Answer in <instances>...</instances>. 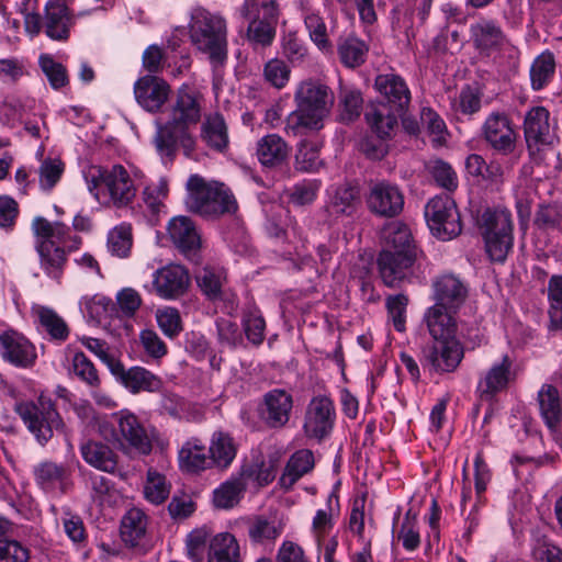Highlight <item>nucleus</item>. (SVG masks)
Wrapping results in <instances>:
<instances>
[{
	"label": "nucleus",
	"mask_w": 562,
	"mask_h": 562,
	"mask_svg": "<svg viewBox=\"0 0 562 562\" xmlns=\"http://www.w3.org/2000/svg\"><path fill=\"white\" fill-rule=\"evenodd\" d=\"M247 535L254 544L274 542L283 531L282 524L276 518L255 516L245 520Z\"/></svg>",
	"instance_id": "obj_36"
},
{
	"label": "nucleus",
	"mask_w": 562,
	"mask_h": 562,
	"mask_svg": "<svg viewBox=\"0 0 562 562\" xmlns=\"http://www.w3.org/2000/svg\"><path fill=\"white\" fill-rule=\"evenodd\" d=\"M435 304L459 311L464 303L468 290L462 281L453 274H443L434 283Z\"/></svg>",
	"instance_id": "obj_27"
},
{
	"label": "nucleus",
	"mask_w": 562,
	"mask_h": 562,
	"mask_svg": "<svg viewBox=\"0 0 562 562\" xmlns=\"http://www.w3.org/2000/svg\"><path fill=\"white\" fill-rule=\"evenodd\" d=\"M375 88L385 99V104L397 112H405L411 102V91L402 77L395 74L379 75Z\"/></svg>",
	"instance_id": "obj_26"
},
{
	"label": "nucleus",
	"mask_w": 562,
	"mask_h": 562,
	"mask_svg": "<svg viewBox=\"0 0 562 562\" xmlns=\"http://www.w3.org/2000/svg\"><path fill=\"white\" fill-rule=\"evenodd\" d=\"M426 169L439 187L448 191H453L457 189V173L451 165L447 161L441 159H430L426 164Z\"/></svg>",
	"instance_id": "obj_53"
},
{
	"label": "nucleus",
	"mask_w": 562,
	"mask_h": 562,
	"mask_svg": "<svg viewBox=\"0 0 562 562\" xmlns=\"http://www.w3.org/2000/svg\"><path fill=\"white\" fill-rule=\"evenodd\" d=\"M31 312L40 333L45 334L52 340L60 342L68 339L70 328L55 310L35 304L32 306Z\"/></svg>",
	"instance_id": "obj_28"
},
{
	"label": "nucleus",
	"mask_w": 562,
	"mask_h": 562,
	"mask_svg": "<svg viewBox=\"0 0 562 562\" xmlns=\"http://www.w3.org/2000/svg\"><path fill=\"white\" fill-rule=\"evenodd\" d=\"M116 422L121 435L119 440L123 449L144 456L151 452L150 436L134 414L120 412Z\"/></svg>",
	"instance_id": "obj_18"
},
{
	"label": "nucleus",
	"mask_w": 562,
	"mask_h": 562,
	"mask_svg": "<svg viewBox=\"0 0 562 562\" xmlns=\"http://www.w3.org/2000/svg\"><path fill=\"white\" fill-rule=\"evenodd\" d=\"M539 408L544 423L554 429L562 416V403L559 391L551 384H543L538 392Z\"/></svg>",
	"instance_id": "obj_41"
},
{
	"label": "nucleus",
	"mask_w": 562,
	"mask_h": 562,
	"mask_svg": "<svg viewBox=\"0 0 562 562\" xmlns=\"http://www.w3.org/2000/svg\"><path fill=\"white\" fill-rule=\"evenodd\" d=\"M292 407L291 394L284 390L274 389L263 396L258 414L266 426L281 428L289 422Z\"/></svg>",
	"instance_id": "obj_21"
},
{
	"label": "nucleus",
	"mask_w": 562,
	"mask_h": 562,
	"mask_svg": "<svg viewBox=\"0 0 562 562\" xmlns=\"http://www.w3.org/2000/svg\"><path fill=\"white\" fill-rule=\"evenodd\" d=\"M457 313L439 305H432L426 310L423 322L434 340L457 339Z\"/></svg>",
	"instance_id": "obj_24"
},
{
	"label": "nucleus",
	"mask_w": 562,
	"mask_h": 562,
	"mask_svg": "<svg viewBox=\"0 0 562 562\" xmlns=\"http://www.w3.org/2000/svg\"><path fill=\"white\" fill-rule=\"evenodd\" d=\"M66 245L35 243V249L40 257V266L45 274L56 281H60L67 262Z\"/></svg>",
	"instance_id": "obj_34"
},
{
	"label": "nucleus",
	"mask_w": 562,
	"mask_h": 562,
	"mask_svg": "<svg viewBox=\"0 0 562 562\" xmlns=\"http://www.w3.org/2000/svg\"><path fill=\"white\" fill-rule=\"evenodd\" d=\"M170 493V487L166 482L165 476L157 472L149 471L147 481L144 487L145 497L153 504L164 503Z\"/></svg>",
	"instance_id": "obj_59"
},
{
	"label": "nucleus",
	"mask_w": 562,
	"mask_h": 562,
	"mask_svg": "<svg viewBox=\"0 0 562 562\" xmlns=\"http://www.w3.org/2000/svg\"><path fill=\"white\" fill-rule=\"evenodd\" d=\"M404 112H397L384 102L370 103L364 116L371 130L380 139L390 138L397 125V116Z\"/></svg>",
	"instance_id": "obj_30"
},
{
	"label": "nucleus",
	"mask_w": 562,
	"mask_h": 562,
	"mask_svg": "<svg viewBox=\"0 0 562 562\" xmlns=\"http://www.w3.org/2000/svg\"><path fill=\"white\" fill-rule=\"evenodd\" d=\"M102 183L116 206L130 204L136 195V187L128 171L121 165L100 171Z\"/></svg>",
	"instance_id": "obj_23"
},
{
	"label": "nucleus",
	"mask_w": 562,
	"mask_h": 562,
	"mask_svg": "<svg viewBox=\"0 0 562 562\" xmlns=\"http://www.w3.org/2000/svg\"><path fill=\"white\" fill-rule=\"evenodd\" d=\"M237 448L233 438L223 431H215L212 435L209 456L212 467L226 469L236 457Z\"/></svg>",
	"instance_id": "obj_42"
},
{
	"label": "nucleus",
	"mask_w": 562,
	"mask_h": 562,
	"mask_svg": "<svg viewBox=\"0 0 562 562\" xmlns=\"http://www.w3.org/2000/svg\"><path fill=\"white\" fill-rule=\"evenodd\" d=\"M294 101L296 109L288 115L284 131L288 135L299 136L305 131L323 127V121L334 104V94L321 81L306 79L297 85Z\"/></svg>",
	"instance_id": "obj_2"
},
{
	"label": "nucleus",
	"mask_w": 562,
	"mask_h": 562,
	"mask_svg": "<svg viewBox=\"0 0 562 562\" xmlns=\"http://www.w3.org/2000/svg\"><path fill=\"white\" fill-rule=\"evenodd\" d=\"M0 353L3 360L19 368L33 367L37 358L35 347L13 330L0 335Z\"/></svg>",
	"instance_id": "obj_22"
},
{
	"label": "nucleus",
	"mask_w": 562,
	"mask_h": 562,
	"mask_svg": "<svg viewBox=\"0 0 562 562\" xmlns=\"http://www.w3.org/2000/svg\"><path fill=\"white\" fill-rule=\"evenodd\" d=\"M304 23L308 31L311 41L322 50L328 49L330 43L327 34V26L318 12L307 10Z\"/></svg>",
	"instance_id": "obj_55"
},
{
	"label": "nucleus",
	"mask_w": 562,
	"mask_h": 562,
	"mask_svg": "<svg viewBox=\"0 0 562 562\" xmlns=\"http://www.w3.org/2000/svg\"><path fill=\"white\" fill-rule=\"evenodd\" d=\"M367 206L376 216L395 217L403 211L404 194L394 183L385 180L376 181L370 186Z\"/></svg>",
	"instance_id": "obj_12"
},
{
	"label": "nucleus",
	"mask_w": 562,
	"mask_h": 562,
	"mask_svg": "<svg viewBox=\"0 0 562 562\" xmlns=\"http://www.w3.org/2000/svg\"><path fill=\"white\" fill-rule=\"evenodd\" d=\"M524 136L530 151H539L551 144L550 112L546 106L530 108L522 122Z\"/></svg>",
	"instance_id": "obj_17"
},
{
	"label": "nucleus",
	"mask_w": 562,
	"mask_h": 562,
	"mask_svg": "<svg viewBox=\"0 0 562 562\" xmlns=\"http://www.w3.org/2000/svg\"><path fill=\"white\" fill-rule=\"evenodd\" d=\"M290 154V146L278 134H268L257 143L256 155L259 162L265 167H278L286 161Z\"/></svg>",
	"instance_id": "obj_33"
},
{
	"label": "nucleus",
	"mask_w": 562,
	"mask_h": 562,
	"mask_svg": "<svg viewBox=\"0 0 562 562\" xmlns=\"http://www.w3.org/2000/svg\"><path fill=\"white\" fill-rule=\"evenodd\" d=\"M241 323L247 339L256 346L262 344L265 339L266 322L256 306L249 305L245 308Z\"/></svg>",
	"instance_id": "obj_49"
},
{
	"label": "nucleus",
	"mask_w": 562,
	"mask_h": 562,
	"mask_svg": "<svg viewBox=\"0 0 562 562\" xmlns=\"http://www.w3.org/2000/svg\"><path fill=\"white\" fill-rule=\"evenodd\" d=\"M119 368L112 374L133 394L157 392L162 385L160 378L143 367H132L126 370L120 362Z\"/></svg>",
	"instance_id": "obj_25"
},
{
	"label": "nucleus",
	"mask_w": 562,
	"mask_h": 562,
	"mask_svg": "<svg viewBox=\"0 0 562 562\" xmlns=\"http://www.w3.org/2000/svg\"><path fill=\"white\" fill-rule=\"evenodd\" d=\"M535 225L539 229H562V206L559 204L540 205L535 214Z\"/></svg>",
	"instance_id": "obj_58"
},
{
	"label": "nucleus",
	"mask_w": 562,
	"mask_h": 562,
	"mask_svg": "<svg viewBox=\"0 0 562 562\" xmlns=\"http://www.w3.org/2000/svg\"><path fill=\"white\" fill-rule=\"evenodd\" d=\"M192 46L206 56L214 71L228 59L227 23L220 14L198 8L191 13L188 25Z\"/></svg>",
	"instance_id": "obj_4"
},
{
	"label": "nucleus",
	"mask_w": 562,
	"mask_h": 562,
	"mask_svg": "<svg viewBox=\"0 0 562 562\" xmlns=\"http://www.w3.org/2000/svg\"><path fill=\"white\" fill-rule=\"evenodd\" d=\"M385 305L389 319L392 322L394 328L400 333L405 331L408 297L404 294L390 295L386 297Z\"/></svg>",
	"instance_id": "obj_57"
},
{
	"label": "nucleus",
	"mask_w": 562,
	"mask_h": 562,
	"mask_svg": "<svg viewBox=\"0 0 562 562\" xmlns=\"http://www.w3.org/2000/svg\"><path fill=\"white\" fill-rule=\"evenodd\" d=\"M469 33L471 43L480 56L492 58L496 66L506 70H515L518 67L520 50L497 21L481 18L470 25Z\"/></svg>",
	"instance_id": "obj_5"
},
{
	"label": "nucleus",
	"mask_w": 562,
	"mask_h": 562,
	"mask_svg": "<svg viewBox=\"0 0 562 562\" xmlns=\"http://www.w3.org/2000/svg\"><path fill=\"white\" fill-rule=\"evenodd\" d=\"M33 473L37 485L47 492L61 488L68 476V471L64 465L52 461L41 462L34 468Z\"/></svg>",
	"instance_id": "obj_46"
},
{
	"label": "nucleus",
	"mask_w": 562,
	"mask_h": 562,
	"mask_svg": "<svg viewBox=\"0 0 562 562\" xmlns=\"http://www.w3.org/2000/svg\"><path fill=\"white\" fill-rule=\"evenodd\" d=\"M186 204L191 212L205 217L220 216L237 211V202L223 184L206 181L199 175H191L187 181Z\"/></svg>",
	"instance_id": "obj_6"
},
{
	"label": "nucleus",
	"mask_w": 562,
	"mask_h": 562,
	"mask_svg": "<svg viewBox=\"0 0 562 562\" xmlns=\"http://www.w3.org/2000/svg\"><path fill=\"white\" fill-rule=\"evenodd\" d=\"M398 539L402 540V544L407 551H414L420 544L416 516L412 515L411 510L405 515L398 531Z\"/></svg>",
	"instance_id": "obj_64"
},
{
	"label": "nucleus",
	"mask_w": 562,
	"mask_h": 562,
	"mask_svg": "<svg viewBox=\"0 0 562 562\" xmlns=\"http://www.w3.org/2000/svg\"><path fill=\"white\" fill-rule=\"evenodd\" d=\"M38 65L54 90H59L69 83V76L66 67L56 61L52 55L42 54L38 57Z\"/></svg>",
	"instance_id": "obj_50"
},
{
	"label": "nucleus",
	"mask_w": 562,
	"mask_h": 562,
	"mask_svg": "<svg viewBox=\"0 0 562 562\" xmlns=\"http://www.w3.org/2000/svg\"><path fill=\"white\" fill-rule=\"evenodd\" d=\"M482 136L496 153L509 155L517 143V132L510 117L503 112H492L482 125Z\"/></svg>",
	"instance_id": "obj_11"
},
{
	"label": "nucleus",
	"mask_w": 562,
	"mask_h": 562,
	"mask_svg": "<svg viewBox=\"0 0 562 562\" xmlns=\"http://www.w3.org/2000/svg\"><path fill=\"white\" fill-rule=\"evenodd\" d=\"M71 372L90 387H98L101 384L95 366L82 351L75 352L71 360Z\"/></svg>",
	"instance_id": "obj_52"
},
{
	"label": "nucleus",
	"mask_w": 562,
	"mask_h": 562,
	"mask_svg": "<svg viewBox=\"0 0 562 562\" xmlns=\"http://www.w3.org/2000/svg\"><path fill=\"white\" fill-rule=\"evenodd\" d=\"M151 286L161 299H179L190 286L189 271L181 265H167L153 273Z\"/></svg>",
	"instance_id": "obj_15"
},
{
	"label": "nucleus",
	"mask_w": 562,
	"mask_h": 562,
	"mask_svg": "<svg viewBox=\"0 0 562 562\" xmlns=\"http://www.w3.org/2000/svg\"><path fill=\"white\" fill-rule=\"evenodd\" d=\"M30 549L21 542L0 538V562H27Z\"/></svg>",
	"instance_id": "obj_63"
},
{
	"label": "nucleus",
	"mask_w": 562,
	"mask_h": 562,
	"mask_svg": "<svg viewBox=\"0 0 562 562\" xmlns=\"http://www.w3.org/2000/svg\"><path fill=\"white\" fill-rule=\"evenodd\" d=\"M196 283L201 291L211 301L223 299V284L226 280L224 269L217 267L205 266L195 276Z\"/></svg>",
	"instance_id": "obj_47"
},
{
	"label": "nucleus",
	"mask_w": 562,
	"mask_h": 562,
	"mask_svg": "<svg viewBox=\"0 0 562 562\" xmlns=\"http://www.w3.org/2000/svg\"><path fill=\"white\" fill-rule=\"evenodd\" d=\"M368 46L366 43L357 37L349 36L338 45V54L341 63L349 67L355 68L366 61Z\"/></svg>",
	"instance_id": "obj_48"
},
{
	"label": "nucleus",
	"mask_w": 562,
	"mask_h": 562,
	"mask_svg": "<svg viewBox=\"0 0 562 562\" xmlns=\"http://www.w3.org/2000/svg\"><path fill=\"white\" fill-rule=\"evenodd\" d=\"M80 453L89 465L100 471L112 473L116 469V456L105 443L88 440L81 443Z\"/></svg>",
	"instance_id": "obj_35"
},
{
	"label": "nucleus",
	"mask_w": 562,
	"mask_h": 562,
	"mask_svg": "<svg viewBox=\"0 0 562 562\" xmlns=\"http://www.w3.org/2000/svg\"><path fill=\"white\" fill-rule=\"evenodd\" d=\"M200 119L201 104L198 94L189 86L183 85L177 90L176 98L170 104L169 119L165 123H156L153 143L165 162L175 159L178 146L183 149L186 156L193 153L195 139L189 127L195 125Z\"/></svg>",
	"instance_id": "obj_1"
},
{
	"label": "nucleus",
	"mask_w": 562,
	"mask_h": 562,
	"mask_svg": "<svg viewBox=\"0 0 562 562\" xmlns=\"http://www.w3.org/2000/svg\"><path fill=\"white\" fill-rule=\"evenodd\" d=\"M479 225L491 260L504 262L514 245L512 213L506 209H486Z\"/></svg>",
	"instance_id": "obj_7"
},
{
	"label": "nucleus",
	"mask_w": 562,
	"mask_h": 562,
	"mask_svg": "<svg viewBox=\"0 0 562 562\" xmlns=\"http://www.w3.org/2000/svg\"><path fill=\"white\" fill-rule=\"evenodd\" d=\"M178 462L182 471L189 473H199L212 468L209 450L204 442L196 438H189L183 442L178 451Z\"/></svg>",
	"instance_id": "obj_29"
},
{
	"label": "nucleus",
	"mask_w": 562,
	"mask_h": 562,
	"mask_svg": "<svg viewBox=\"0 0 562 562\" xmlns=\"http://www.w3.org/2000/svg\"><path fill=\"white\" fill-rule=\"evenodd\" d=\"M555 74V58L550 50H544L531 63L529 69L530 85L533 91L546 88Z\"/></svg>",
	"instance_id": "obj_44"
},
{
	"label": "nucleus",
	"mask_w": 562,
	"mask_h": 562,
	"mask_svg": "<svg viewBox=\"0 0 562 562\" xmlns=\"http://www.w3.org/2000/svg\"><path fill=\"white\" fill-rule=\"evenodd\" d=\"M360 204V191L357 186L344 183L333 190L329 210L335 215H352Z\"/></svg>",
	"instance_id": "obj_40"
},
{
	"label": "nucleus",
	"mask_w": 562,
	"mask_h": 562,
	"mask_svg": "<svg viewBox=\"0 0 562 562\" xmlns=\"http://www.w3.org/2000/svg\"><path fill=\"white\" fill-rule=\"evenodd\" d=\"M172 243L184 254L190 255L200 248L201 238L194 223L187 216H176L168 224Z\"/></svg>",
	"instance_id": "obj_32"
},
{
	"label": "nucleus",
	"mask_w": 562,
	"mask_h": 562,
	"mask_svg": "<svg viewBox=\"0 0 562 562\" xmlns=\"http://www.w3.org/2000/svg\"><path fill=\"white\" fill-rule=\"evenodd\" d=\"M340 117L345 122H352L359 117L362 110V95L360 91L352 89H344L340 93Z\"/></svg>",
	"instance_id": "obj_61"
},
{
	"label": "nucleus",
	"mask_w": 562,
	"mask_h": 562,
	"mask_svg": "<svg viewBox=\"0 0 562 562\" xmlns=\"http://www.w3.org/2000/svg\"><path fill=\"white\" fill-rule=\"evenodd\" d=\"M171 88L169 83L154 75H145L134 83L136 102L149 113H158L169 100Z\"/></svg>",
	"instance_id": "obj_16"
},
{
	"label": "nucleus",
	"mask_w": 562,
	"mask_h": 562,
	"mask_svg": "<svg viewBox=\"0 0 562 562\" xmlns=\"http://www.w3.org/2000/svg\"><path fill=\"white\" fill-rule=\"evenodd\" d=\"M335 407L327 396H316L306 407L303 429L308 438L322 440L327 437L334 426Z\"/></svg>",
	"instance_id": "obj_14"
},
{
	"label": "nucleus",
	"mask_w": 562,
	"mask_h": 562,
	"mask_svg": "<svg viewBox=\"0 0 562 562\" xmlns=\"http://www.w3.org/2000/svg\"><path fill=\"white\" fill-rule=\"evenodd\" d=\"M383 248L378 257L380 276L385 285L392 288L411 273L417 258L409 227L392 222L382 231Z\"/></svg>",
	"instance_id": "obj_3"
},
{
	"label": "nucleus",
	"mask_w": 562,
	"mask_h": 562,
	"mask_svg": "<svg viewBox=\"0 0 562 562\" xmlns=\"http://www.w3.org/2000/svg\"><path fill=\"white\" fill-rule=\"evenodd\" d=\"M314 456L308 449L295 451L289 459L280 477V484L284 488H291L303 475L314 468Z\"/></svg>",
	"instance_id": "obj_39"
},
{
	"label": "nucleus",
	"mask_w": 562,
	"mask_h": 562,
	"mask_svg": "<svg viewBox=\"0 0 562 562\" xmlns=\"http://www.w3.org/2000/svg\"><path fill=\"white\" fill-rule=\"evenodd\" d=\"M15 412L22 418L27 429L42 445L46 443L53 437L54 430H59L64 426L50 398L43 395L38 397L37 403H16Z\"/></svg>",
	"instance_id": "obj_9"
},
{
	"label": "nucleus",
	"mask_w": 562,
	"mask_h": 562,
	"mask_svg": "<svg viewBox=\"0 0 562 562\" xmlns=\"http://www.w3.org/2000/svg\"><path fill=\"white\" fill-rule=\"evenodd\" d=\"M291 76L290 67L279 58H272L263 67L265 79L274 88H284Z\"/></svg>",
	"instance_id": "obj_60"
},
{
	"label": "nucleus",
	"mask_w": 562,
	"mask_h": 562,
	"mask_svg": "<svg viewBox=\"0 0 562 562\" xmlns=\"http://www.w3.org/2000/svg\"><path fill=\"white\" fill-rule=\"evenodd\" d=\"M80 342L83 347H86L91 353H93L102 363H104L110 372L112 373L115 369L119 368V360L111 351L110 345L102 339L83 336L80 338Z\"/></svg>",
	"instance_id": "obj_54"
},
{
	"label": "nucleus",
	"mask_w": 562,
	"mask_h": 562,
	"mask_svg": "<svg viewBox=\"0 0 562 562\" xmlns=\"http://www.w3.org/2000/svg\"><path fill=\"white\" fill-rule=\"evenodd\" d=\"M75 19L63 0H49L44 10V16L38 13L24 12L25 31L35 36L43 31L53 41L66 42Z\"/></svg>",
	"instance_id": "obj_8"
},
{
	"label": "nucleus",
	"mask_w": 562,
	"mask_h": 562,
	"mask_svg": "<svg viewBox=\"0 0 562 562\" xmlns=\"http://www.w3.org/2000/svg\"><path fill=\"white\" fill-rule=\"evenodd\" d=\"M254 475L250 469H243L241 472L225 481L214 491L213 502L217 508L228 509L237 505L243 497L248 480Z\"/></svg>",
	"instance_id": "obj_31"
},
{
	"label": "nucleus",
	"mask_w": 562,
	"mask_h": 562,
	"mask_svg": "<svg viewBox=\"0 0 562 562\" xmlns=\"http://www.w3.org/2000/svg\"><path fill=\"white\" fill-rule=\"evenodd\" d=\"M147 529V516L139 508H131L122 518L121 521V537L122 540L135 547L139 544L140 540L145 537Z\"/></svg>",
	"instance_id": "obj_45"
},
{
	"label": "nucleus",
	"mask_w": 562,
	"mask_h": 562,
	"mask_svg": "<svg viewBox=\"0 0 562 562\" xmlns=\"http://www.w3.org/2000/svg\"><path fill=\"white\" fill-rule=\"evenodd\" d=\"M425 217L432 234L441 239H451L461 233L456 202L447 194L437 195L427 203Z\"/></svg>",
	"instance_id": "obj_10"
},
{
	"label": "nucleus",
	"mask_w": 562,
	"mask_h": 562,
	"mask_svg": "<svg viewBox=\"0 0 562 562\" xmlns=\"http://www.w3.org/2000/svg\"><path fill=\"white\" fill-rule=\"evenodd\" d=\"M263 15H254L249 21L246 37L254 48L268 47L276 37V25L279 18V5L276 0L262 4Z\"/></svg>",
	"instance_id": "obj_20"
},
{
	"label": "nucleus",
	"mask_w": 562,
	"mask_h": 562,
	"mask_svg": "<svg viewBox=\"0 0 562 562\" xmlns=\"http://www.w3.org/2000/svg\"><path fill=\"white\" fill-rule=\"evenodd\" d=\"M65 165L59 158H46L38 168V183L42 190L50 191L60 180Z\"/></svg>",
	"instance_id": "obj_56"
},
{
	"label": "nucleus",
	"mask_w": 562,
	"mask_h": 562,
	"mask_svg": "<svg viewBox=\"0 0 562 562\" xmlns=\"http://www.w3.org/2000/svg\"><path fill=\"white\" fill-rule=\"evenodd\" d=\"M207 562H241L236 537L229 532L215 535L210 541Z\"/></svg>",
	"instance_id": "obj_38"
},
{
	"label": "nucleus",
	"mask_w": 562,
	"mask_h": 562,
	"mask_svg": "<svg viewBox=\"0 0 562 562\" xmlns=\"http://www.w3.org/2000/svg\"><path fill=\"white\" fill-rule=\"evenodd\" d=\"M156 321L168 338L177 337L182 330L181 317L177 308L164 307L156 312Z\"/></svg>",
	"instance_id": "obj_62"
},
{
	"label": "nucleus",
	"mask_w": 562,
	"mask_h": 562,
	"mask_svg": "<svg viewBox=\"0 0 562 562\" xmlns=\"http://www.w3.org/2000/svg\"><path fill=\"white\" fill-rule=\"evenodd\" d=\"M512 368L513 361L507 355H504L499 362L492 364L479 379L476 386L479 398L491 402L496 394L506 390L508 384L515 379Z\"/></svg>",
	"instance_id": "obj_19"
},
{
	"label": "nucleus",
	"mask_w": 562,
	"mask_h": 562,
	"mask_svg": "<svg viewBox=\"0 0 562 562\" xmlns=\"http://www.w3.org/2000/svg\"><path fill=\"white\" fill-rule=\"evenodd\" d=\"M32 231L36 243L48 241V244L67 245L70 238V229L60 222H49L42 216H36L32 222Z\"/></svg>",
	"instance_id": "obj_43"
},
{
	"label": "nucleus",
	"mask_w": 562,
	"mask_h": 562,
	"mask_svg": "<svg viewBox=\"0 0 562 562\" xmlns=\"http://www.w3.org/2000/svg\"><path fill=\"white\" fill-rule=\"evenodd\" d=\"M201 138L212 149L223 151L228 146V131L222 114L215 112L205 116L201 125Z\"/></svg>",
	"instance_id": "obj_37"
},
{
	"label": "nucleus",
	"mask_w": 562,
	"mask_h": 562,
	"mask_svg": "<svg viewBox=\"0 0 562 562\" xmlns=\"http://www.w3.org/2000/svg\"><path fill=\"white\" fill-rule=\"evenodd\" d=\"M463 355V347L458 339L434 340L423 349L422 363L439 373L452 372L459 367Z\"/></svg>",
	"instance_id": "obj_13"
},
{
	"label": "nucleus",
	"mask_w": 562,
	"mask_h": 562,
	"mask_svg": "<svg viewBox=\"0 0 562 562\" xmlns=\"http://www.w3.org/2000/svg\"><path fill=\"white\" fill-rule=\"evenodd\" d=\"M132 244V227L130 224L117 225L108 235V249L119 258H125L130 255Z\"/></svg>",
	"instance_id": "obj_51"
}]
</instances>
